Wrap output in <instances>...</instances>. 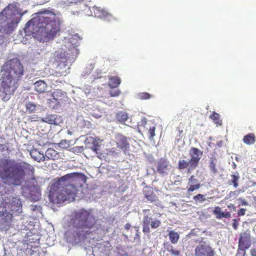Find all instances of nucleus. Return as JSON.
Listing matches in <instances>:
<instances>
[{
  "instance_id": "f257e3e1",
  "label": "nucleus",
  "mask_w": 256,
  "mask_h": 256,
  "mask_svg": "<svg viewBox=\"0 0 256 256\" xmlns=\"http://www.w3.org/2000/svg\"><path fill=\"white\" fill-rule=\"evenodd\" d=\"M60 30V22L54 12L48 10L40 11L28 22L24 28V38L22 42L26 44L28 38L36 37L40 42L52 40Z\"/></svg>"
},
{
  "instance_id": "f03ea898",
  "label": "nucleus",
  "mask_w": 256,
  "mask_h": 256,
  "mask_svg": "<svg viewBox=\"0 0 256 256\" xmlns=\"http://www.w3.org/2000/svg\"><path fill=\"white\" fill-rule=\"evenodd\" d=\"M0 72V96L6 102L18 88L24 74V66L18 59L14 58L3 64Z\"/></svg>"
},
{
  "instance_id": "7ed1b4c3",
  "label": "nucleus",
  "mask_w": 256,
  "mask_h": 256,
  "mask_svg": "<svg viewBox=\"0 0 256 256\" xmlns=\"http://www.w3.org/2000/svg\"><path fill=\"white\" fill-rule=\"evenodd\" d=\"M96 223L92 209L81 208L74 211L65 232L66 238L72 242H79L85 240L90 234L91 229Z\"/></svg>"
},
{
  "instance_id": "20e7f679",
  "label": "nucleus",
  "mask_w": 256,
  "mask_h": 256,
  "mask_svg": "<svg viewBox=\"0 0 256 256\" xmlns=\"http://www.w3.org/2000/svg\"><path fill=\"white\" fill-rule=\"evenodd\" d=\"M34 174V168L28 164L0 159V177L4 183L19 186L25 175L32 176Z\"/></svg>"
},
{
  "instance_id": "39448f33",
  "label": "nucleus",
  "mask_w": 256,
  "mask_h": 256,
  "mask_svg": "<svg viewBox=\"0 0 256 256\" xmlns=\"http://www.w3.org/2000/svg\"><path fill=\"white\" fill-rule=\"evenodd\" d=\"M22 212V205L19 198L9 195L2 198L0 205V230L9 229L12 222V216Z\"/></svg>"
},
{
  "instance_id": "423d86ee",
  "label": "nucleus",
  "mask_w": 256,
  "mask_h": 256,
  "mask_svg": "<svg viewBox=\"0 0 256 256\" xmlns=\"http://www.w3.org/2000/svg\"><path fill=\"white\" fill-rule=\"evenodd\" d=\"M22 16L18 2L9 4L0 13V32L11 34L18 26Z\"/></svg>"
},
{
  "instance_id": "0eeeda50",
  "label": "nucleus",
  "mask_w": 256,
  "mask_h": 256,
  "mask_svg": "<svg viewBox=\"0 0 256 256\" xmlns=\"http://www.w3.org/2000/svg\"><path fill=\"white\" fill-rule=\"evenodd\" d=\"M76 196L75 188L71 186H65L64 184H58V180L51 187L49 198L51 202L61 204L65 201H73Z\"/></svg>"
},
{
  "instance_id": "6e6552de",
  "label": "nucleus",
  "mask_w": 256,
  "mask_h": 256,
  "mask_svg": "<svg viewBox=\"0 0 256 256\" xmlns=\"http://www.w3.org/2000/svg\"><path fill=\"white\" fill-rule=\"evenodd\" d=\"M48 95L50 98H46V104L52 110L60 108L68 98L66 92L60 89L48 92Z\"/></svg>"
},
{
  "instance_id": "1a4fd4ad",
  "label": "nucleus",
  "mask_w": 256,
  "mask_h": 256,
  "mask_svg": "<svg viewBox=\"0 0 256 256\" xmlns=\"http://www.w3.org/2000/svg\"><path fill=\"white\" fill-rule=\"evenodd\" d=\"M86 181L85 176L80 173H70L60 177L58 180V184H64L65 186H71L75 188L76 195L78 187L82 186Z\"/></svg>"
},
{
  "instance_id": "9d476101",
  "label": "nucleus",
  "mask_w": 256,
  "mask_h": 256,
  "mask_svg": "<svg viewBox=\"0 0 256 256\" xmlns=\"http://www.w3.org/2000/svg\"><path fill=\"white\" fill-rule=\"evenodd\" d=\"M161 224L160 220L156 218H152L148 215H145L143 218L142 222V232L145 234H148L150 232V228L152 229H156Z\"/></svg>"
},
{
  "instance_id": "9b49d317",
  "label": "nucleus",
  "mask_w": 256,
  "mask_h": 256,
  "mask_svg": "<svg viewBox=\"0 0 256 256\" xmlns=\"http://www.w3.org/2000/svg\"><path fill=\"white\" fill-rule=\"evenodd\" d=\"M156 172L162 176L169 174L172 168L170 162L166 158H161L156 162Z\"/></svg>"
},
{
  "instance_id": "f8f14e48",
  "label": "nucleus",
  "mask_w": 256,
  "mask_h": 256,
  "mask_svg": "<svg viewBox=\"0 0 256 256\" xmlns=\"http://www.w3.org/2000/svg\"><path fill=\"white\" fill-rule=\"evenodd\" d=\"M214 251L211 246L206 244L198 246L195 249V256H214Z\"/></svg>"
},
{
  "instance_id": "ddd939ff",
  "label": "nucleus",
  "mask_w": 256,
  "mask_h": 256,
  "mask_svg": "<svg viewBox=\"0 0 256 256\" xmlns=\"http://www.w3.org/2000/svg\"><path fill=\"white\" fill-rule=\"evenodd\" d=\"M115 142L120 150L124 152H128L130 148V144L128 138L120 134H117L115 136Z\"/></svg>"
},
{
  "instance_id": "4468645a",
  "label": "nucleus",
  "mask_w": 256,
  "mask_h": 256,
  "mask_svg": "<svg viewBox=\"0 0 256 256\" xmlns=\"http://www.w3.org/2000/svg\"><path fill=\"white\" fill-rule=\"evenodd\" d=\"M191 165L196 169L198 165L199 162L202 156V152L196 148L192 147L190 150Z\"/></svg>"
},
{
  "instance_id": "2eb2a0df",
  "label": "nucleus",
  "mask_w": 256,
  "mask_h": 256,
  "mask_svg": "<svg viewBox=\"0 0 256 256\" xmlns=\"http://www.w3.org/2000/svg\"><path fill=\"white\" fill-rule=\"evenodd\" d=\"M251 245V236L248 230L241 232L240 235L238 246L249 248Z\"/></svg>"
},
{
  "instance_id": "dca6fc26",
  "label": "nucleus",
  "mask_w": 256,
  "mask_h": 256,
  "mask_svg": "<svg viewBox=\"0 0 256 256\" xmlns=\"http://www.w3.org/2000/svg\"><path fill=\"white\" fill-rule=\"evenodd\" d=\"M100 140H98L92 136H88L84 140V143L87 146H90L92 151L96 154H99L100 146L99 144Z\"/></svg>"
},
{
  "instance_id": "f3484780",
  "label": "nucleus",
  "mask_w": 256,
  "mask_h": 256,
  "mask_svg": "<svg viewBox=\"0 0 256 256\" xmlns=\"http://www.w3.org/2000/svg\"><path fill=\"white\" fill-rule=\"evenodd\" d=\"M43 122H46L50 124L60 125L62 124V117L56 114H50L42 118Z\"/></svg>"
},
{
  "instance_id": "a211bd4d",
  "label": "nucleus",
  "mask_w": 256,
  "mask_h": 256,
  "mask_svg": "<svg viewBox=\"0 0 256 256\" xmlns=\"http://www.w3.org/2000/svg\"><path fill=\"white\" fill-rule=\"evenodd\" d=\"M191 164L189 160L180 158L178 162V168L180 170L187 169L188 174H190L195 170L194 167Z\"/></svg>"
},
{
  "instance_id": "6ab92c4d",
  "label": "nucleus",
  "mask_w": 256,
  "mask_h": 256,
  "mask_svg": "<svg viewBox=\"0 0 256 256\" xmlns=\"http://www.w3.org/2000/svg\"><path fill=\"white\" fill-rule=\"evenodd\" d=\"M143 193L147 200L152 202L158 200V198L151 187L146 186L144 189Z\"/></svg>"
},
{
  "instance_id": "aec40b11",
  "label": "nucleus",
  "mask_w": 256,
  "mask_h": 256,
  "mask_svg": "<svg viewBox=\"0 0 256 256\" xmlns=\"http://www.w3.org/2000/svg\"><path fill=\"white\" fill-rule=\"evenodd\" d=\"M213 214L218 219H222V218H230L231 216L229 212H222L221 208L219 206H216L214 208Z\"/></svg>"
},
{
  "instance_id": "412c9836",
  "label": "nucleus",
  "mask_w": 256,
  "mask_h": 256,
  "mask_svg": "<svg viewBox=\"0 0 256 256\" xmlns=\"http://www.w3.org/2000/svg\"><path fill=\"white\" fill-rule=\"evenodd\" d=\"M34 90L39 92L43 93L46 91L47 88L46 84L42 80H38L34 84Z\"/></svg>"
},
{
  "instance_id": "4be33fe9",
  "label": "nucleus",
  "mask_w": 256,
  "mask_h": 256,
  "mask_svg": "<svg viewBox=\"0 0 256 256\" xmlns=\"http://www.w3.org/2000/svg\"><path fill=\"white\" fill-rule=\"evenodd\" d=\"M108 79L109 80L108 82V86L110 88H118L121 83V79L118 76H108Z\"/></svg>"
},
{
  "instance_id": "5701e85b",
  "label": "nucleus",
  "mask_w": 256,
  "mask_h": 256,
  "mask_svg": "<svg viewBox=\"0 0 256 256\" xmlns=\"http://www.w3.org/2000/svg\"><path fill=\"white\" fill-rule=\"evenodd\" d=\"M44 156L46 157V160H56L59 158L60 156L55 150L49 148L46 152Z\"/></svg>"
},
{
  "instance_id": "b1692460",
  "label": "nucleus",
  "mask_w": 256,
  "mask_h": 256,
  "mask_svg": "<svg viewBox=\"0 0 256 256\" xmlns=\"http://www.w3.org/2000/svg\"><path fill=\"white\" fill-rule=\"evenodd\" d=\"M30 155L32 158L38 162H44L46 160V157L44 154H41L36 150H32L30 152Z\"/></svg>"
},
{
  "instance_id": "393cba45",
  "label": "nucleus",
  "mask_w": 256,
  "mask_h": 256,
  "mask_svg": "<svg viewBox=\"0 0 256 256\" xmlns=\"http://www.w3.org/2000/svg\"><path fill=\"white\" fill-rule=\"evenodd\" d=\"M230 179L228 181V184L230 186L232 185L235 188L238 186V181L240 178V174L238 172L234 174L230 175Z\"/></svg>"
},
{
  "instance_id": "a878e982",
  "label": "nucleus",
  "mask_w": 256,
  "mask_h": 256,
  "mask_svg": "<svg viewBox=\"0 0 256 256\" xmlns=\"http://www.w3.org/2000/svg\"><path fill=\"white\" fill-rule=\"evenodd\" d=\"M256 140V137L255 134L253 133H250L244 136L243 142L244 144L251 145L255 143Z\"/></svg>"
},
{
  "instance_id": "bb28decb",
  "label": "nucleus",
  "mask_w": 256,
  "mask_h": 256,
  "mask_svg": "<svg viewBox=\"0 0 256 256\" xmlns=\"http://www.w3.org/2000/svg\"><path fill=\"white\" fill-rule=\"evenodd\" d=\"M116 118L118 122L123 124L128 119V114L125 112L120 111L116 113Z\"/></svg>"
},
{
  "instance_id": "cd10ccee",
  "label": "nucleus",
  "mask_w": 256,
  "mask_h": 256,
  "mask_svg": "<svg viewBox=\"0 0 256 256\" xmlns=\"http://www.w3.org/2000/svg\"><path fill=\"white\" fill-rule=\"evenodd\" d=\"M168 236L170 241L172 244H176L180 238V234L174 230H170L168 232Z\"/></svg>"
},
{
  "instance_id": "c85d7f7f",
  "label": "nucleus",
  "mask_w": 256,
  "mask_h": 256,
  "mask_svg": "<svg viewBox=\"0 0 256 256\" xmlns=\"http://www.w3.org/2000/svg\"><path fill=\"white\" fill-rule=\"evenodd\" d=\"M210 118L217 125H222V120L220 119V115L218 113L214 112L210 115Z\"/></svg>"
},
{
  "instance_id": "c756f323",
  "label": "nucleus",
  "mask_w": 256,
  "mask_h": 256,
  "mask_svg": "<svg viewBox=\"0 0 256 256\" xmlns=\"http://www.w3.org/2000/svg\"><path fill=\"white\" fill-rule=\"evenodd\" d=\"M152 97V96L148 92H140L137 94V98L140 100H145L150 99Z\"/></svg>"
},
{
  "instance_id": "7c9ffc66",
  "label": "nucleus",
  "mask_w": 256,
  "mask_h": 256,
  "mask_svg": "<svg viewBox=\"0 0 256 256\" xmlns=\"http://www.w3.org/2000/svg\"><path fill=\"white\" fill-rule=\"evenodd\" d=\"M26 112L30 114L34 112L36 109V105L32 102H28L26 104Z\"/></svg>"
},
{
  "instance_id": "2f4dec72",
  "label": "nucleus",
  "mask_w": 256,
  "mask_h": 256,
  "mask_svg": "<svg viewBox=\"0 0 256 256\" xmlns=\"http://www.w3.org/2000/svg\"><path fill=\"white\" fill-rule=\"evenodd\" d=\"M216 159L211 158L209 164V168L211 171L214 173L216 174L217 172V169L216 168Z\"/></svg>"
},
{
  "instance_id": "473e14b6",
  "label": "nucleus",
  "mask_w": 256,
  "mask_h": 256,
  "mask_svg": "<svg viewBox=\"0 0 256 256\" xmlns=\"http://www.w3.org/2000/svg\"><path fill=\"white\" fill-rule=\"evenodd\" d=\"M56 60L58 62H66L67 60V56L65 52H60L56 54Z\"/></svg>"
},
{
  "instance_id": "72a5a7b5",
  "label": "nucleus",
  "mask_w": 256,
  "mask_h": 256,
  "mask_svg": "<svg viewBox=\"0 0 256 256\" xmlns=\"http://www.w3.org/2000/svg\"><path fill=\"white\" fill-rule=\"evenodd\" d=\"M190 187L188 188L187 192L188 194H190L194 191L198 190L201 184H189Z\"/></svg>"
},
{
  "instance_id": "f704fd0d",
  "label": "nucleus",
  "mask_w": 256,
  "mask_h": 256,
  "mask_svg": "<svg viewBox=\"0 0 256 256\" xmlns=\"http://www.w3.org/2000/svg\"><path fill=\"white\" fill-rule=\"evenodd\" d=\"M248 248L238 246L236 256H246V250Z\"/></svg>"
},
{
  "instance_id": "c9c22d12",
  "label": "nucleus",
  "mask_w": 256,
  "mask_h": 256,
  "mask_svg": "<svg viewBox=\"0 0 256 256\" xmlns=\"http://www.w3.org/2000/svg\"><path fill=\"white\" fill-rule=\"evenodd\" d=\"M193 199L197 202L198 201L199 202H203L206 200V198L204 195L202 194H198L197 195L194 196Z\"/></svg>"
},
{
  "instance_id": "e433bc0d",
  "label": "nucleus",
  "mask_w": 256,
  "mask_h": 256,
  "mask_svg": "<svg viewBox=\"0 0 256 256\" xmlns=\"http://www.w3.org/2000/svg\"><path fill=\"white\" fill-rule=\"evenodd\" d=\"M155 130H156V126H150L149 130H148V134H149V138L150 140H152L154 138V137L155 136Z\"/></svg>"
},
{
  "instance_id": "4c0bfd02",
  "label": "nucleus",
  "mask_w": 256,
  "mask_h": 256,
  "mask_svg": "<svg viewBox=\"0 0 256 256\" xmlns=\"http://www.w3.org/2000/svg\"><path fill=\"white\" fill-rule=\"evenodd\" d=\"M84 150L83 146H76L72 148V152L74 153H82Z\"/></svg>"
},
{
  "instance_id": "58836bf2",
  "label": "nucleus",
  "mask_w": 256,
  "mask_h": 256,
  "mask_svg": "<svg viewBox=\"0 0 256 256\" xmlns=\"http://www.w3.org/2000/svg\"><path fill=\"white\" fill-rule=\"evenodd\" d=\"M188 184H200L198 182V180L195 178L194 175H192L188 178Z\"/></svg>"
},
{
  "instance_id": "ea45409f",
  "label": "nucleus",
  "mask_w": 256,
  "mask_h": 256,
  "mask_svg": "<svg viewBox=\"0 0 256 256\" xmlns=\"http://www.w3.org/2000/svg\"><path fill=\"white\" fill-rule=\"evenodd\" d=\"M120 94V91L119 90H111L110 92V96L114 97L117 96Z\"/></svg>"
},
{
  "instance_id": "a19ab883",
  "label": "nucleus",
  "mask_w": 256,
  "mask_h": 256,
  "mask_svg": "<svg viewBox=\"0 0 256 256\" xmlns=\"http://www.w3.org/2000/svg\"><path fill=\"white\" fill-rule=\"evenodd\" d=\"M147 123H148V120H147L146 118H144L141 120L140 124H138V126H140L144 128H146Z\"/></svg>"
},
{
  "instance_id": "79ce46f5",
  "label": "nucleus",
  "mask_w": 256,
  "mask_h": 256,
  "mask_svg": "<svg viewBox=\"0 0 256 256\" xmlns=\"http://www.w3.org/2000/svg\"><path fill=\"white\" fill-rule=\"evenodd\" d=\"M170 254L174 256H180L181 252L180 250L174 248Z\"/></svg>"
},
{
  "instance_id": "37998d69",
  "label": "nucleus",
  "mask_w": 256,
  "mask_h": 256,
  "mask_svg": "<svg viewBox=\"0 0 256 256\" xmlns=\"http://www.w3.org/2000/svg\"><path fill=\"white\" fill-rule=\"evenodd\" d=\"M246 210L243 208H240L238 212V216H244L246 214Z\"/></svg>"
},
{
  "instance_id": "c03bdc74",
  "label": "nucleus",
  "mask_w": 256,
  "mask_h": 256,
  "mask_svg": "<svg viewBox=\"0 0 256 256\" xmlns=\"http://www.w3.org/2000/svg\"><path fill=\"white\" fill-rule=\"evenodd\" d=\"M238 224L236 219L233 220L232 227L234 230H236L238 227Z\"/></svg>"
},
{
  "instance_id": "a18cd8bd",
  "label": "nucleus",
  "mask_w": 256,
  "mask_h": 256,
  "mask_svg": "<svg viewBox=\"0 0 256 256\" xmlns=\"http://www.w3.org/2000/svg\"><path fill=\"white\" fill-rule=\"evenodd\" d=\"M238 194V191L230 192L229 193L228 196L230 198L233 197V196H235L236 195H237Z\"/></svg>"
},
{
  "instance_id": "49530a36",
  "label": "nucleus",
  "mask_w": 256,
  "mask_h": 256,
  "mask_svg": "<svg viewBox=\"0 0 256 256\" xmlns=\"http://www.w3.org/2000/svg\"><path fill=\"white\" fill-rule=\"evenodd\" d=\"M166 248L167 250L170 253L171 251L174 248L173 246L171 244L167 245Z\"/></svg>"
},
{
  "instance_id": "de8ad7c7",
  "label": "nucleus",
  "mask_w": 256,
  "mask_h": 256,
  "mask_svg": "<svg viewBox=\"0 0 256 256\" xmlns=\"http://www.w3.org/2000/svg\"><path fill=\"white\" fill-rule=\"evenodd\" d=\"M250 254L251 256H256V249L252 248L250 250Z\"/></svg>"
},
{
  "instance_id": "09e8293b",
  "label": "nucleus",
  "mask_w": 256,
  "mask_h": 256,
  "mask_svg": "<svg viewBox=\"0 0 256 256\" xmlns=\"http://www.w3.org/2000/svg\"><path fill=\"white\" fill-rule=\"evenodd\" d=\"M130 226H131L130 224L129 223H127L125 224L124 228L126 230H128L130 229Z\"/></svg>"
},
{
  "instance_id": "8fccbe9b",
  "label": "nucleus",
  "mask_w": 256,
  "mask_h": 256,
  "mask_svg": "<svg viewBox=\"0 0 256 256\" xmlns=\"http://www.w3.org/2000/svg\"><path fill=\"white\" fill-rule=\"evenodd\" d=\"M228 208H232L234 210H236V206L234 204H230V205L228 206Z\"/></svg>"
},
{
  "instance_id": "3c124183",
  "label": "nucleus",
  "mask_w": 256,
  "mask_h": 256,
  "mask_svg": "<svg viewBox=\"0 0 256 256\" xmlns=\"http://www.w3.org/2000/svg\"><path fill=\"white\" fill-rule=\"evenodd\" d=\"M232 166L234 169H236V164L234 162H233L232 164Z\"/></svg>"
},
{
  "instance_id": "603ef678",
  "label": "nucleus",
  "mask_w": 256,
  "mask_h": 256,
  "mask_svg": "<svg viewBox=\"0 0 256 256\" xmlns=\"http://www.w3.org/2000/svg\"><path fill=\"white\" fill-rule=\"evenodd\" d=\"M34 117H32V116H30V117L29 118V120L31 122H32V121H35L36 120H34Z\"/></svg>"
},
{
  "instance_id": "864d4df0",
  "label": "nucleus",
  "mask_w": 256,
  "mask_h": 256,
  "mask_svg": "<svg viewBox=\"0 0 256 256\" xmlns=\"http://www.w3.org/2000/svg\"><path fill=\"white\" fill-rule=\"evenodd\" d=\"M110 152H112V153H114V152H115V148H112L111 150H110Z\"/></svg>"
},
{
  "instance_id": "5fc2aeb1",
  "label": "nucleus",
  "mask_w": 256,
  "mask_h": 256,
  "mask_svg": "<svg viewBox=\"0 0 256 256\" xmlns=\"http://www.w3.org/2000/svg\"><path fill=\"white\" fill-rule=\"evenodd\" d=\"M93 9H94V13H95V10H98L97 8H94H94H93Z\"/></svg>"
},
{
  "instance_id": "6e6d98bb",
  "label": "nucleus",
  "mask_w": 256,
  "mask_h": 256,
  "mask_svg": "<svg viewBox=\"0 0 256 256\" xmlns=\"http://www.w3.org/2000/svg\"><path fill=\"white\" fill-rule=\"evenodd\" d=\"M143 211H144V212H145V211H146V210H144Z\"/></svg>"
},
{
  "instance_id": "4d7b16f0",
  "label": "nucleus",
  "mask_w": 256,
  "mask_h": 256,
  "mask_svg": "<svg viewBox=\"0 0 256 256\" xmlns=\"http://www.w3.org/2000/svg\"><path fill=\"white\" fill-rule=\"evenodd\" d=\"M68 134H70V131H68Z\"/></svg>"
}]
</instances>
